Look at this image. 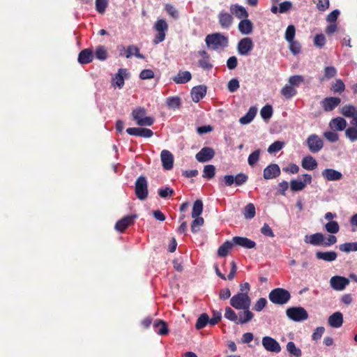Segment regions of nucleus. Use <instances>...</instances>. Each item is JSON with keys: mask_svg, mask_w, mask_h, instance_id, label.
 <instances>
[{"mask_svg": "<svg viewBox=\"0 0 357 357\" xmlns=\"http://www.w3.org/2000/svg\"><path fill=\"white\" fill-rule=\"evenodd\" d=\"M207 47L213 50H222L228 46V37L221 33L208 34L205 38Z\"/></svg>", "mask_w": 357, "mask_h": 357, "instance_id": "f257e3e1", "label": "nucleus"}, {"mask_svg": "<svg viewBox=\"0 0 357 357\" xmlns=\"http://www.w3.org/2000/svg\"><path fill=\"white\" fill-rule=\"evenodd\" d=\"M146 110L145 108L138 107L134 109L131 113L132 119L136 122V124L139 126H151L154 122V118L151 116H147Z\"/></svg>", "mask_w": 357, "mask_h": 357, "instance_id": "f03ea898", "label": "nucleus"}, {"mask_svg": "<svg viewBox=\"0 0 357 357\" xmlns=\"http://www.w3.org/2000/svg\"><path fill=\"white\" fill-rule=\"evenodd\" d=\"M268 298L273 303L282 305L289 301L291 294L288 290L278 287L271 291Z\"/></svg>", "mask_w": 357, "mask_h": 357, "instance_id": "7ed1b4c3", "label": "nucleus"}, {"mask_svg": "<svg viewBox=\"0 0 357 357\" xmlns=\"http://www.w3.org/2000/svg\"><path fill=\"white\" fill-rule=\"evenodd\" d=\"M230 305L236 310L250 309L251 299L248 294L238 292L231 298Z\"/></svg>", "mask_w": 357, "mask_h": 357, "instance_id": "20e7f679", "label": "nucleus"}, {"mask_svg": "<svg viewBox=\"0 0 357 357\" xmlns=\"http://www.w3.org/2000/svg\"><path fill=\"white\" fill-rule=\"evenodd\" d=\"M287 317L294 321H303L308 318V313L303 307H291L287 309Z\"/></svg>", "mask_w": 357, "mask_h": 357, "instance_id": "39448f33", "label": "nucleus"}, {"mask_svg": "<svg viewBox=\"0 0 357 357\" xmlns=\"http://www.w3.org/2000/svg\"><path fill=\"white\" fill-rule=\"evenodd\" d=\"M155 31L158 32L153 43L155 45L162 42L165 39L166 32L168 30V24L163 19H158L153 26Z\"/></svg>", "mask_w": 357, "mask_h": 357, "instance_id": "423d86ee", "label": "nucleus"}, {"mask_svg": "<svg viewBox=\"0 0 357 357\" xmlns=\"http://www.w3.org/2000/svg\"><path fill=\"white\" fill-rule=\"evenodd\" d=\"M135 192L137 197L144 200L148 197V185L146 177L139 176L135 182Z\"/></svg>", "mask_w": 357, "mask_h": 357, "instance_id": "0eeeda50", "label": "nucleus"}, {"mask_svg": "<svg viewBox=\"0 0 357 357\" xmlns=\"http://www.w3.org/2000/svg\"><path fill=\"white\" fill-rule=\"evenodd\" d=\"M305 143L310 151L314 153H318L324 147V142L322 139L316 134L309 135Z\"/></svg>", "mask_w": 357, "mask_h": 357, "instance_id": "6e6552de", "label": "nucleus"}, {"mask_svg": "<svg viewBox=\"0 0 357 357\" xmlns=\"http://www.w3.org/2000/svg\"><path fill=\"white\" fill-rule=\"evenodd\" d=\"M303 180L294 179L290 182L291 190L294 192L303 190L307 184L312 183V176L310 174H305L303 176Z\"/></svg>", "mask_w": 357, "mask_h": 357, "instance_id": "1a4fd4ad", "label": "nucleus"}, {"mask_svg": "<svg viewBox=\"0 0 357 357\" xmlns=\"http://www.w3.org/2000/svg\"><path fill=\"white\" fill-rule=\"evenodd\" d=\"M261 343L264 349L268 351L279 353L281 351L280 344L271 337H264L262 338Z\"/></svg>", "mask_w": 357, "mask_h": 357, "instance_id": "9d476101", "label": "nucleus"}, {"mask_svg": "<svg viewBox=\"0 0 357 357\" xmlns=\"http://www.w3.org/2000/svg\"><path fill=\"white\" fill-rule=\"evenodd\" d=\"M253 47L254 44L250 38H243L238 43V52L241 55H248L253 49Z\"/></svg>", "mask_w": 357, "mask_h": 357, "instance_id": "9b49d317", "label": "nucleus"}, {"mask_svg": "<svg viewBox=\"0 0 357 357\" xmlns=\"http://www.w3.org/2000/svg\"><path fill=\"white\" fill-rule=\"evenodd\" d=\"M349 284V280L342 276L335 275L331 278L330 284L336 291H342Z\"/></svg>", "mask_w": 357, "mask_h": 357, "instance_id": "f8f14e48", "label": "nucleus"}, {"mask_svg": "<svg viewBox=\"0 0 357 357\" xmlns=\"http://www.w3.org/2000/svg\"><path fill=\"white\" fill-rule=\"evenodd\" d=\"M136 218H137L136 215H130L125 216L123 218H121V220H119V221H117V222L115 225V229L118 231L122 233L128 227H130V225L134 224Z\"/></svg>", "mask_w": 357, "mask_h": 357, "instance_id": "ddd939ff", "label": "nucleus"}, {"mask_svg": "<svg viewBox=\"0 0 357 357\" xmlns=\"http://www.w3.org/2000/svg\"><path fill=\"white\" fill-rule=\"evenodd\" d=\"M215 155L214 150L211 147L202 148L195 155L196 160L199 162L210 161Z\"/></svg>", "mask_w": 357, "mask_h": 357, "instance_id": "4468645a", "label": "nucleus"}, {"mask_svg": "<svg viewBox=\"0 0 357 357\" xmlns=\"http://www.w3.org/2000/svg\"><path fill=\"white\" fill-rule=\"evenodd\" d=\"M341 102L340 98L327 97L321 101V105L325 112L333 111Z\"/></svg>", "mask_w": 357, "mask_h": 357, "instance_id": "2eb2a0df", "label": "nucleus"}, {"mask_svg": "<svg viewBox=\"0 0 357 357\" xmlns=\"http://www.w3.org/2000/svg\"><path fill=\"white\" fill-rule=\"evenodd\" d=\"M128 75L127 69H119L118 73L112 79V86L121 89L124 86V79L128 77Z\"/></svg>", "mask_w": 357, "mask_h": 357, "instance_id": "dca6fc26", "label": "nucleus"}, {"mask_svg": "<svg viewBox=\"0 0 357 357\" xmlns=\"http://www.w3.org/2000/svg\"><path fill=\"white\" fill-rule=\"evenodd\" d=\"M126 132L130 135L138 136L144 138H149L153 135V132L145 128H128Z\"/></svg>", "mask_w": 357, "mask_h": 357, "instance_id": "f3484780", "label": "nucleus"}, {"mask_svg": "<svg viewBox=\"0 0 357 357\" xmlns=\"http://www.w3.org/2000/svg\"><path fill=\"white\" fill-rule=\"evenodd\" d=\"M280 173V168L277 164H271L264 169L263 176L265 179L268 180L277 178Z\"/></svg>", "mask_w": 357, "mask_h": 357, "instance_id": "a211bd4d", "label": "nucleus"}, {"mask_svg": "<svg viewBox=\"0 0 357 357\" xmlns=\"http://www.w3.org/2000/svg\"><path fill=\"white\" fill-rule=\"evenodd\" d=\"M162 167L166 170H170L174 166V156L168 150H162L160 153Z\"/></svg>", "mask_w": 357, "mask_h": 357, "instance_id": "6ab92c4d", "label": "nucleus"}, {"mask_svg": "<svg viewBox=\"0 0 357 357\" xmlns=\"http://www.w3.org/2000/svg\"><path fill=\"white\" fill-rule=\"evenodd\" d=\"M207 87L205 85H198L192 87L190 94L195 102H199L206 94Z\"/></svg>", "mask_w": 357, "mask_h": 357, "instance_id": "aec40b11", "label": "nucleus"}, {"mask_svg": "<svg viewBox=\"0 0 357 357\" xmlns=\"http://www.w3.org/2000/svg\"><path fill=\"white\" fill-rule=\"evenodd\" d=\"M231 15H234L236 18L243 20L248 18L249 14L245 8L238 3L231 4L229 7Z\"/></svg>", "mask_w": 357, "mask_h": 357, "instance_id": "412c9836", "label": "nucleus"}, {"mask_svg": "<svg viewBox=\"0 0 357 357\" xmlns=\"http://www.w3.org/2000/svg\"><path fill=\"white\" fill-rule=\"evenodd\" d=\"M232 242L234 245L248 249L254 248L256 246L255 241L245 237L235 236L232 238Z\"/></svg>", "mask_w": 357, "mask_h": 357, "instance_id": "4be33fe9", "label": "nucleus"}, {"mask_svg": "<svg viewBox=\"0 0 357 357\" xmlns=\"http://www.w3.org/2000/svg\"><path fill=\"white\" fill-rule=\"evenodd\" d=\"M324 235L318 232L312 235H306L305 236V242L315 246H322Z\"/></svg>", "mask_w": 357, "mask_h": 357, "instance_id": "5701e85b", "label": "nucleus"}, {"mask_svg": "<svg viewBox=\"0 0 357 357\" xmlns=\"http://www.w3.org/2000/svg\"><path fill=\"white\" fill-rule=\"evenodd\" d=\"M321 174L326 181H340L342 178V173L333 169H326Z\"/></svg>", "mask_w": 357, "mask_h": 357, "instance_id": "b1692460", "label": "nucleus"}, {"mask_svg": "<svg viewBox=\"0 0 357 357\" xmlns=\"http://www.w3.org/2000/svg\"><path fill=\"white\" fill-rule=\"evenodd\" d=\"M238 31L243 35H249L253 31V24L248 18L243 19L238 25Z\"/></svg>", "mask_w": 357, "mask_h": 357, "instance_id": "393cba45", "label": "nucleus"}, {"mask_svg": "<svg viewBox=\"0 0 357 357\" xmlns=\"http://www.w3.org/2000/svg\"><path fill=\"white\" fill-rule=\"evenodd\" d=\"M93 57L94 54L91 49H84L79 52L78 56V61L81 64H87L93 61Z\"/></svg>", "mask_w": 357, "mask_h": 357, "instance_id": "a878e982", "label": "nucleus"}, {"mask_svg": "<svg viewBox=\"0 0 357 357\" xmlns=\"http://www.w3.org/2000/svg\"><path fill=\"white\" fill-rule=\"evenodd\" d=\"M218 20L222 28L227 29L233 23V17L231 13L229 14L226 11H221L218 15Z\"/></svg>", "mask_w": 357, "mask_h": 357, "instance_id": "bb28decb", "label": "nucleus"}, {"mask_svg": "<svg viewBox=\"0 0 357 357\" xmlns=\"http://www.w3.org/2000/svg\"><path fill=\"white\" fill-rule=\"evenodd\" d=\"M328 324L333 328H340L343 324V315L340 312L331 314L328 319Z\"/></svg>", "mask_w": 357, "mask_h": 357, "instance_id": "cd10ccee", "label": "nucleus"}, {"mask_svg": "<svg viewBox=\"0 0 357 357\" xmlns=\"http://www.w3.org/2000/svg\"><path fill=\"white\" fill-rule=\"evenodd\" d=\"M347 121L342 117L333 119L329 123V127L331 130L342 131L346 128Z\"/></svg>", "mask_w": 357, "mask_h": 357, "instance_id": "c85d7f7f", "label": "nucleus"}, {"mask_svg": "<svg viewBox=\"0 0 357 357\" xmlns=\"http://www.w3.org/2000/svg\"><path fill=\"white\" fill-rule=\"evenodd\" d=\"M317 162L312 155H307L303 158L301 166L303 169L312 171L317 167Z\"/></svg>", "mask_w": 357, "mask_h": 357, "instance_id": "c756f323", "label": "nucleus"}, {"mask_svg": "<svg viewBox=\"0 0 357 357\" xmlns=\"http://www.w3.org/2000/svg\"><path fill=\"white\" fill-rule=\"evenodd\" d=\"M153 326L155 332L158 335H166L169 333L167 323L161 319H155Z\"/></svg>", "mask_w": 357, "mask_h": 357, "instance_id": "7c9ffc66", "label": "nucleus"}, {"mask_svg": "<svg viewBox=\"0 0 357 357\" xmlns=\"http://www.w3.org/2000/svg\"><path fill=\"white\" fill-rule=\"evenodd\" d=\"M192 79L191 73L189 71H179L172 80L178 84H185Z\"/></svg>", "mask_w": 357, "mask_h": 357, "instance_id": "2f4dec72", "label": "nucleus"}, {"mask_svg": "<svg viewBox=\"0 0 357 357\" xmlns=\"http://www.w3.org/2000/svg\"><path fill=\"white\" fill-rule=\"evenodd\" d=\"M243 312L238 314V324H244L251 321L254 317V314L250 309H242Z\"/></svg>", "mask_w": 357, "mask_h": 357, "instance_id": "473e14b6", "label": "nucleus"}, {"mask_svg": "<svg viewBox=\"0 0 357 357\" xmlns=\"http://www.w3.org/2000/svg\"><path fill=\"white\" fill-rule=\"evenodd\" d=\"M337 255L334 251H318L316 252V258L318 259L324 260L325 261H333L337 259Z\"/></svg>", "mask_w": 357, "mask_h": 357, "instance_id": "72a5a7b5", "label": "nucleus"}, {"mask_svg": "<svg viewBox=\"0 0 357 357\" xmlns=\"http://www.w3.org/2000/svg\"><path fill=\"white\" fill-rule=\"evenodd\" d=\"M257 112V109L256 107H250L246 114L240 118L239 122L243 125L250 123L255 117Z\"/></svg>", "mask_w": 357, "mask_h": 357, "instance_id": "f704fd0d", "label": "nucleus"}, {"mask_svg": "<svg viewBox=\"0 0 357 357\" xmlns=\"http://www.w3.org/2000/svg\"><path fill=\"white\" fill-rule=\"evenodd\" d=\"M280 93L286 99H291L296 95L297 90L287 83L282 88Z\"/></svg>", "mask_w": 357, "mask_h": 357, "instance_id": "c9c22d12", "label": "nucleus"}, {"mask_svg": "<svg viewBox=\"0 0 357 357\" xmlns=\"http://www.w3.org/2000/svg\"><path fill=\"white\" fill-rule=\"evenodd\" d=\"M287 351L291 357H301L302 351L301 349L297 347L294 342H289L287 344Z\"/></svg>", "mask_w": 357, "mask_h": 357, "instance_id": "e433bc0d", "label": "nucleus"}, {"mask_svg": "<svg viewBox=\"0 0 357 357\" xmlns=\"http://www.w3.org/2000/svg\"><path fill=\"white\" fill-rule=\"evenodd\" d=\"M341 114L345 117L357 116V108L351 105H347L341 108Z\"/></svg>", "mask_w": 357, "mask_h": 357, "instance_id": "4c0bfd02", "label": "nucleus"}, {"mask_svg": "<svg viewBox=\"0 0 357 357\" xmlns=\"http://www.w3.org/2000/svg\"><path fill=\"white\" fill-rule=\"evenodd\" d=\"M166 104L170 109H178L181 105V99L178 96H171L166 99Z\"/></svg>", "mask_w": 357, "mask_h": 357, "instance_id": "58836bf2", "label": "nucleus"}, {"mask_svg": "<svg viewBox=\"0 0 357 357\" xmlns=\"http://www.w3.org/2000/svg\"><path fill=\"white\" fill-rule=\"evenodd\" d=\"M339 250L341 252L349 253L357 251V242L344 243L339 245Z\"/></svg>", "mask_w": 357, "mask_h": 357, "instance_id": "ea45409f", "label": "nucleus"}, {"mask_svg": "<svg viewBox=\"0 0 357 357\" xmlns=\"http://www.w3.org/2000/svg\"><path fill=\"white\" fill-rule=\"evenodd\" d=\"M207 324H210V319L207 314L203 313L198 317L195 327L197 329L199 330L204 328Z\"/></svg>", "mask_w": 357, "mask_h": 357, "instance_id": "a19ab883", "label": "nucleus"}, {"mask_svg": "<svg viewBox=\"0 0 357 357\" xmlns=\"http://www.w3.org/2000/svg\"><path fill=\"white\" fill-rule=\"evenodd\" d=\"M133 55L139 59H144V55L140 54L139 50L137 47L135 45H129L126 50V58H130Z\"/></svg>", "mask_w": 357, "mask_h": 357, "instance_id": "79ce46f5", "label": "nucleus"}, {"mask_svg": "<svg viewBox=\"0 0 357 357\" xmlns=\"http://www.w3.org/2000/svg\"><path fill=\"white\" fill-rule=\"evenodd\" d=\"M93 54L97 59L100 61L106 60L108 56L107 51L102 45L98 46Z\"/></svg>", "mask_w": 357, "mask_h": 357, "instance_id": "37998d69", "label": "nucleus"}, {"mask_svg": "<svg viewBox=\"0 0 357 357\" xmlns=\"http://www.w3.org/2000/svg\"><path fill=\"white\" fill-rule=\"evenodd\" d=\"M324 229L329 234H337L340 231V225L337 221L328 222L324 225Z\"/></svg>", "mask_w": 357, "mask_h": 357, "instance_id": "c03bdc74", "label": "nucleus"}, {"mask_svg": "<svg viewBox=\"0 0 357 357\" xmlns=\"http://www.w3.org/2000/svg\"><path fill=\"white\" fill-rule=\"evenodd\" d=\"M215 168L213 165H207L204 166L203 170L202 176L206 179H211L215 176Z\"/></svg>", "mask_w": 357, "mask_h": 357, "instance_id": "a18cd8bd", "label": "nucleus"}, {"mask_svg": "<svg viewBox=\"0 0 357 357\" xmlns=\"http://www.w3.org/2000/svg\"><path fill=\"white\" fill-rule=\"evenodd\" d=\"M233 242L226 241L224 243L218 250V255L220 257H225L228 255L229 250L232 248Z\"/></svg>", "mask_w": 357, "mask_h": 357, "instance_id": "49530a36", "label": "nucleus"}, {"mask_svg": "<svg viewBox=\"0 0 357 357\" xmlns=\"http://www.w3.org/2000/svg\"><path fill=\"white\" fill-rule=\"evenodd\" d=\"M203 211V203L200 199H197L194 202L192 217L196 218L199 216Z\"/></svg>", "mask_w": 357, "mask_h": 357, "instance_id": "de8ad7c7", "label": "nucleus"}, {"mask_svg": "<svg viewBox=\"0 0 357 357\" xmlns=\"http://www.w3.org/2000/svg\"><path fill=\"white\" fill-rule=\"evenodd\" d=\"M304 82V77L302 75H296L291 76L288 79V84L296 89Z\"/></svg>", "mask_w": 357, "mask_h": 357, "instance_id": "09e8293b", "label": "nucleus"}, {"mask_svg": "<svg viewBox=\"0 0 357 357\" xmlns=\"http://www.w3.org/2000/svg\"><path fill=\"white\" fill-rule=\"evenodd\" d=\"M243 215L246 219H251L255 215V207L253 204L250 203L244 208Z\"/></svg>", "mask_w": 357, "mask_h": 357, "instance_id": "8fccbe9b", "label": "nucleus"}, {"mask_svg": "<svg viewBox=\"0 0 357 357\" xmlns=\"http://www.w3.org/2000/svg\"><path fill=\"white\" fill-rule=\"evenodd\" d=\"M260 114L263 119L268 120L273 115V108L271 105H266L263 107L260 111Z\"/></svg>", "mask_w": 357, "mask_h": 357, "instance_id": "3c124183", "label": "nucleus"}, {"mask_svg": "<svg viewBox=\"0 0 357 357\" xmlns=\"http://www.w3.org/2000/svg\"><path fill=\"white\" fill-rule=\"evenodd\" d=\"M284 146V142L281 141H275L271 144L268 148V152L269 153H277L280 151Z\"/></svg>", "mask_w": 357, "mask_h": 357, "instance_id": "603ef678", "label": "nucleus"}, {"mask_svg": "<svg viewBox=\"0 0 357 357\" xmlns=\"http://www.w3.org/2000/svg\"><path fill=\"white\" fill-rule=\"evenodd\" d=\"M260 150H256L250 154L248 158V162L250 166L254 167L259 160Z\"/></svg>", "mask_w": 357, "mask_h": 357, "instance_id": "864d4df0", "label": "nucleus"}, {"mask_svg": "<svg viewBox=\"0 0 357 357\" xmlns=\"http://www.w3.org/2000/svg\"><path fill=\"white\" fill-rule=\"evenodd\" d=\"M225 317L236 324H238V314L229 307L225 308Z\"/></svg>", "mask_w": 357, "mask_h": 357, "instance_id": "5fc2aeb1", "label": "nucleus"}, {"mask_svg": "<svg viewBox=\"0 0 357 357\" xmlns=\"http://www.w3.org/2000/svg\"><path fill=\"white\" fill-rule=\"evenodd\" d=\"M296 29L294 25H289L285 31V39L287 42L294 40Z\"/></svg>", "mask_w": 357, "mask_h": 357, "instance_id": "6e6d98bb", "label": "nucleus"}, {"mask_svg": "<svg viewBox=\"0 0 357 357\" xmlns=\"http://www.w3.org/2000/svg\"><path fill=\"white\" fill-rule=\"evenodd\" d=\"M108 6V0H96V9L100 13L103 14Z\"/></svg>", "mask_w": 357, "mask_h": 357, "instance_id": "4d7b16f0", "label": "nucleus"}, {"mask_svg": "<svg viewBox=\"0 0 357 357\" xmlns=\"http://www.w3.org/2000/svg\"><path fill=\"white\" fill-rule=\"evenodd\" d=\"M248 179V176L243 173H239L236 176H234V184L236 186H240L244 184Z\"/></svg>", "mask_w": 357, "mask_h": 357, "instance_id": "13d9d810", "label": "nucleus"}, {"mask_svg": "<svg viewBox=\"0 0 357 357\" xmlns=\"http://www.w3.org/2000/svg\"><path fill=\"white\" fill-rule=\"evenodd\" d=\"M345 89V85L343 81L340 79H336L335 82L332 85V90L335 93H341Z\"/></svg>", "mask_w": 357, "mask_h": 357, "instance_id": "bf43d9fd", "label": "nucleus"}, {"mask_svg": "<svg viewBox=\"0 0 357 357\" xmlns=\"http://www.w3.org/2000/svg\"><path fill=\"white\" fill-rule=\"evenodd\" d=\"M337 237L333 234L328 235L327 236H324V241L322 243V246L324 247H330L337 243Z\"/></svg>", "mask_w": 357, "mask_h": 357, "instance_id": "052dcab7", "label": "nucleus"}, {"mask_svg": "<svg viewBox=\"0 0 357 357\" xmlns=\"http://www.w3.org/2000/svg\"><path fill=\"white\" fill-rule=\"evenodd\" d=\"M165 10L168 15L174 20H177L179 17L178 11L176 8L171 4H167L165 6Z\"/></svg>", "mask_w": 357, "mask_h": 357, "instance_id": "680f3d73", "label": "nucleus"}, {"mask_svg": "<svg viewBox=\"0 0 357 357\" xmlns=\"http://www.w3.org/2000/svg\"><path fill=\"white\" fill-rule=\"evenodd\" d=\"M198 65L200 68L206 70H210L213 68V64L210 61V57L199 59L198 61Z\"/></svg>", "mask_w": 357, "mask_h": 357, "instance_id": "e2e57ef3", "label": "nucleus"}, {"mask_svg": "<svg viewBox=\"0 0 357 357\" xmlns=\"http://www.w3.org/2000/svg\"><path fill=\"white\" fill-rule=\"evenodd\" d=\"M345 135L351 142L357 140V128L349 127L345 131Z\"/></svg>", "mask_w": 357, "mask_h": 357, "instance_id": "0e129e2a", "label": "nucleus"}, {"mask_svg": "<svg viewBox=\"0 0 357 357\" xmlns=\"http://www.w3.org/2000/svg\"><path fill=\"white\" fill-rule=\"evenodd\" d=\"M174 194V190L169 187H165L164 188H160L158 190V195L162 198L172 197Z\"/></svg>", "mask_w": 357, "mask_h": 357, "instance_id": "69168bd1", "label": "nucleus"}, {"mask_svg": "<svg viewBox=\"0 0 357 357\" xmlns=\"http://www.w3.org/2000/svg\"><path fill=\"white\" fill-rule=\"evenodd\" d=\"M288 43H289V50L293 54L296 55L301 52V46L298 41L292 40Z\"/></svg>", "mask_w": 357, "mask_h": 357, "instance_id": "338daca9", "label": "nucleus"}, {"mask_svg": "<svg viewBox=\"0 0 357 357\" xmlns=\"http://www.w3.org/2000/svg\"><path fill=\"white\" fill-rule=\"evenodd\" d=\"M266 299L265 298H260L255 304L253 309L257 312H260L266 307Z\"/></svg>", "mask_w": 357, "mask_h": 357, "instance_id": "774afa93", "label": "nucleus"}]
</instances>
